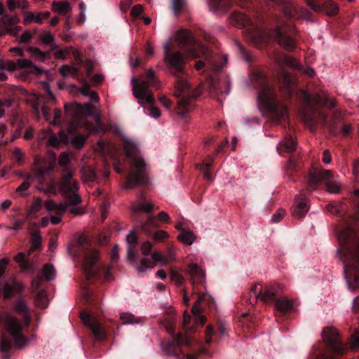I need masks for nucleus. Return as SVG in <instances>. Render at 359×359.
<instances>
[{"label":"nucleus","mask_w":359,"mask_h":359,"mask_svg":"<svg viewBox=\"0 0 359 359\" xmlns=\"http://www.w3.org/2000/svg\"><path fill=\"white\" fill-rule=\"evenodd\" d=\"M204 296L200 295L198 297L194 305L191 308L193 317L187 313V311L184 312V318L182 326L184 331V334H178L175 341L169 342L168 344L163 346V351L168 355H172L175 353L180 346L191 344V339L189 335L194 333L199 324L203 325L205 321V316L201 313V309L199 304L203 300Z\"/></svg>","instance_id":"f257e3e1"},{"label":"nucleus","mask_w":359,"mask_h":359,"mask_svg":"<svg viewBox=\"0 0 359 359\" xmlns=\"http://www.w3.org/2000/svg\"><path fill=\"white\" fill-rule=\"evenodd\" d=\"M14 310L23 316V320H20L11 314H6L4 317V325L15 344L19 348H22L28 344V339L24 336L22 331L24 328L29 326L30 322L27 302L25 299L17 300L14 304Z\"/></svg>","instance_id":"f03ea898"},{"label":"nucleus","mask_w":359,"mask_h":359,"mask_svg":"<svg viewBox=\"0 0 359 359\" xmlns=\"http://www.w3.org/2000/svg\"><path fill=\"white\" fill-rule=\"evenodd\" d=\"M304 102L310 108L303 112V118L307 125H309L311 130H314L313 125L316 122H325L326 116L321 111L315 109L316 107H321L325 104H327L330 107L336 106V100L332 99L328 102V94L325 91H320L311 95L306 91L301 90L299 95Z\"/></svg>","instance_id":"7ed1b4c3"},{"label":"nucleus","mask_w":359,"mask_h":359,"mask_svg":"<svg viewBox=\"0 0 359 359\" xmlns=\"http://www.w3.org/2000/svg\"><path fill=\"white\" fill-rule=\"evenodd\" d=\"M124 140L126 144L123 147L130 165L125 188L133 189L141 182L144 173L146 163L140 156L135 142L129 138H124Z\"/></svg>","instance_id":"20e7f679"},{"label":"nucleus","mask_w":359,"mask_h":359,"mask_svg":"<svg viewBox=\"0 0 359 359\" xmlns=\"http://www.w3.org/2000/svg\"><path fill=\"white\" fill-rule=\"evenodd\" d=\"M276 62L280 68L278 80L281 86V91L283 93L287 95H291L295 90L297 79L285 71L283 69L284 66H287L292 69H297L309 76H313L315 73L313 68L304 67L299 61L287 55L277 56L276 58Z\"/></svg>","instance_id":"39448f33"},{"label":"nucleus","mask_w":359,"mask_h":359,"mask_svg":"<svg viewBox=\"0 0 359 359\" xmlns=\"http://www.w3.org/2000/svg\"><path fill=\"white\" fill-rule=\"evenodd\" d=\"M74 172L72 170H67L63 173L60 182L56 183L51 180L48 187L43 189L45 193H55V186H57L59 191L69 200H72L74 203H80L81 198L78 191L79 189V182L74 179Z\"/></svg>","instance_id":"423d86ee"},{"label":"nucleus","mask_w":359,"mask_h":359,"mask_svg":"<svg viewBox=\"0 0 359 359\" xmlns=\"http://www.w3.org/2000/svg\"><path fill=\"white\" fill-rule=\"evenodd\" d=\"M293 27L289 25L278 26L273 32H268L262 29L255 30L252 34L255 41H264L274 39L283 48L287 50H292L296 46V42L287 34L292 32Z\"/></svg>","instance_id":"0eeeda50"},{"label":"nucleus","mask_w":359,"mask_h":359,"mask_svg":"<svg viewBox=\"0 0 359 359\" xmlns=\"http://www.w3.org/2000/svg\"><path fill=\"white\" fill-rule=\"evenodd\" d=\"M343 259L345 279L350 290L359 287V243L347 249Z\"/></svg>","instance_id":"6e6552de"},{"label":"nucleus","mask_w":359,"mask_h":359,"mask_svg":"<svg viewBox=\"0 0 359 359\" xmlns=\"http://www.w3.org/2000/svg\"><path fill=\"white\" fill-rule=\"evenodd\" d=\"M200 94V90H191L189 83L186 80L180 78L177 79L175 95L176 97H182L178 101L177 113L181 117H184L186 114L189 111L192 100L199 96Z\"/></svg>","instance_id":"1a4fd4ad"},{"label":"nucleus","mask_w":359,"mask_h":359,"mask_svg":"<svg viewBox=\"0 0 359 359\" xmlns=\"http://www.w3.org/2000/svg\"><path fill=\"white\" fill-rule=\"evenodd\" d=\"M18 69L21 70L19 77L23 80L27 79L31 75H39L43 72L41 68L28 59H18L15 62L13 60L4 61L0 59V70L14 72Z\"/></svg>","instance_id":"9d476101"},{"label":"nucleus","mask_w":359,"mask_h":359,"mask_svg":"<svg viewBox=\"0 0 359 359\" xmlns=\"http://www.w3.org/2000/svg\"><path fill=\"white\" fill-rule=\"evenodd\" d=\"M275 97L276 93L274 89L269 83L264 81L262 84L258 94V99L266 104L272 111L276 121H278L287 116V110L285 106L276 103Z\"/></svg>","instance_id":"9b49d317"},{"label":"nucleus","mask_w":359,"mask_h":359,"mask_svg":"<svg viewBox=\"0 0 359 359\" xmlns=\"http://www.w3.org/2000/svg\"><path fill=\"white\" fill-rule=\"evenodd\" d=\"M158 83L155 78V72L149 69L147 72L144 79L132 81L133 94L135 98L145 100L147 103H151L154 101V97L149 91V86Z\"/></svg>","instance_id":"f8f14e48"},{"label":"nucleus","mask_w":359,"mask_h":359,"mask_svg":"<svg viewBox=\"0 0 359 359\" xmlns=\"http://www.w3.org/2000/svg\"><path fill=\"white\" fill-rule=\"evenodd\" d=\"M322 337L329 344L334 355L323 353L319 359H337L336 355L346 353V346L339 341L338 332L334 328H325L322 332Z\"/></svg>","instance_id":"ddd939ff"},{"label":"nucleus","mask_w":359,"mask_h":359,"mask_svg":"<svg viewBox=\"0 0 359 359\" xmlns=\"http://www.w3.org/2000/svg\"><path fill=\"white\" fill-rule=\"evenodd\" d=\"M67 203H57L52 200H48L44 202V207L50 214V217H44L41 219V226L46 227L49 222L55 225L62 221V216L67 211L69 206Z\"/></svg>","instance_id":"4468645a"},{"label":"nucleus","mask_w":359,"mask_h":359,"mask_svg":"<svg viewBox=\"0 0 359 359\" xmlns=\"http://www.w3.org/2000/svg\"><path fill=\"white\" fill-rule=\"evenodd\" d=\"M41 85L43 89L44 90V94L41 95L39 93H35L34 97L36 99V104L34 106L35 110L39 113L40 111L42 113L43 117L46 121L50 120L49 117V109L46 107L44 104L45 103H50L55 104L56 99L54 94L52 93L50 86L48 82L43 81L41 82Z\"/></svg>","instance_id":"2eb2a0df"},{"label":"nucleus","mask_w":359,"mask_h":359,"mask_svg":"<svg viewBox=\"0 0 359 359\" xmlns=\"http://www.w3.org/2000/svg\"><path fill=\"white\" fill-rule=\"evenodd\" d=\"M171 39L163 44V50L165 53L164 61L171 68L174 69V74L177 76L183 73V66L185 62V57L179 52L172 53L170 51Z\"/></svg>","instance_id":"dca6fc26"},{"label":"nucleus","mask_w":359,"mask_h":359,"mask_svg":"<svg viewBox=\"0 0 359 359\" xmlns=\"http://www.w3.org/2000/svg\"><path fill=\"white\" fill-rule=\"evenodd\" d=\"M262 285L259 284L255 285L250 290V300L251 304L257 302V299L260 297L261 300L265 304L273 303L276 291L272 287H266L263 294H262Z\"/></svg>","instance_id":"f3484780"},{"label":"nucleus","mask_w":359,"mask_h":359,"mask_svg":"<svg viewBox=\"0 0 359 359\" xmlns=\"http://www.w3.org/2000/svg\"><path fill=\"white\" fill-rule=\"evenodd\" d=\"M99 254L96 250H88L84 255L83 269L88 277L93 276L97 272Z\"/></svg>","instance_id":"a211bd4d"},{"label":"nucleus","mask_w":359,"mask_h":359,"mask_svg":"<svg viewBox=\"0 0 359 359\" xmlns=\"http://www.w3.org/2000/svg\"><path fill=\"white\" fill-rule=\"evenodd\" d=\"M81 318L83 323L91 329L97 339L102 340L105 338V332L95 318L84 312L81 313Z\"/></svg>","instance_id":"6ab92c4d"},{"label":"nucleus","mask_w":359,"mask_h":359,"mask_svg":"<svg viewBox=\"0 0 359 359\" xmlns=\"http://www.w3.org/2000/svg\"><path fill=\"white\" fill-rule=\"evenodd\" d=\"M197 48H198L199 52L196 53L194 50H189V54L193 57H203L208 64H210L215 69L219 70L223 67V65H225L227 62V56H223L224 63L223 65H217L213 63V62L210 58V52L206 46L202 44H198Z\"/></svg>","instance_id":"aec40b11"},{"label":"nucleus","mask_w":359,"mask_h":359,"mask_svg":"<svg viewBox=\"0 0 359 359\" xmlns=\"http://www.w3.org/2000/svg\"><path fill=\"white\" fill-rule=\"evenodd\" d=\"M18 22L19 20L16 15H5L0 18V25L5 29V32L13 36H15L21 29V27L17 25Z\"/></svg>","instance_id":"412c9836"},{"label":"nucleus","mask_w":359,"mask_h":359,"mask_svg":"<svg viewBox=\"0 0 359 359\" xmlns=\"http://www.w3.org/2000/svg\"><path fill=\"white\" fill-rule=\"evenodd\" d=\"M307 198L304 192H301L295 197L294 204L292 208V215L295 217L302 218L309 211Z\"/></svg>","instance_id":"4be33fe9"},{"label":"nucleus","mask_w":359,"mask_h":359,"mask_svg":"<svg viewBox=\"0 0 359 359\" xmlns=\"http://www.w3.org/2000/svg\"><path fill=\"white\" fill-rule=\"evenodd\" d=\"M41 140H47V144L54 147H58L60 143L66 140L67 136L64 133H60L57 137L49 129L43 130L39 135Z\"/></svg>","instance_id":"5701e85b"},{"label":"nucleus","mask_w":359,"mask_h":359,"mask_svg":"<svg viewBox=\"0 0 359 359\" xmlns=\"http://www.w3.org/2000/svg\"><path fill=\"white\" fill-rule=\"evenodd\" d=\"M65 109L66 113L69 111L72 110L74 112L76 118H84L86 116H90L92 114L90 107L88 104L86 103L83 104H72L69 105H65Z\"/></svg>","instance_id":"b1692460"},{"label":"nucleus","mask_w":359,"mask_h":359,"mask_svg":"<svg viewBox=\"0 0 359 359\" xmlns=\"http://www.w3.org/2000/svg\"><path fill=\"white\" fill-rule=\"evenodd\" d=\"M23 288L22 285L17 281L11 283H6L2 288H0V293H2L5 299L11 298L15 294L20 293Z\"/></svg>","instance_id":"393cba45"},{"label":"nucleus","mask_w":359,"mask_h":359,"mask_svg":"<svg viewBox=\"0 0 359 359\" xmlns=\"http://www.w3.org/2000/svg\"><path fill=\"white\" fill-rule=\"evenodd\" d=\"M126 242L128 245L127 249V259L131 264L136 263L137 259L136 253L133 250L132 245L137 243V237L133 230L130 231V233L126 236Z\"/></svg>","instance_id":"a878e982"},{"label":"nucleus","mask_w":359,"mask_h":359,"mask_svg":"<svg viewBox=\"0 0 359 359\" xmlns=\"http://www.w3.org/2000/svg\"><path fill=\"white\" fill-rule=\"evenodd\" d=\"M283 12L287 17H294L299 12L303 15L304 12L306 11L304 8H299L294 3L289 0L283 1Z\"/></svg>","instance_id":"bb28decb"},{"label":"nucleus","mask_w":359,"mask_h":359,"mask_svg":"<svg viewBox=\"0 0 359 359\" xmlns=\"http://www.w3.org/2000/svg\"><path fill=\"white\" fill-rule=\"evenodd\" d=\"M175 40L179 46L189 45L195 43L191 33L185 29H182L177 32Z\"/></svg>","instance_id":"cd10ccee"},{"label":"nucleus","mask_w":359,"mask_h":359,"mask_svg":"<svg viewBox=\"0 0 359 359\" xmlns=\"http://www.w3.org/2000/svg\"><path fill=\"white\" fill-rule=\"evenodd\" d=\"M189 273L194 281L203 282L205 280V272L196 264H191L189 265Z\"/></svg>","instance_id":"c85d7f7f"},{"label":"nucleus","mask_w":359,"mask_h":359,"mask_svg":"<svg viewBox=\"0 0 359 359\" xmlns=\"http://www.w3.org/2000/svg\"><path fill=\"white\" fill-rule=\"evenodd\" d=\"M37 224L36 223H32L30 226H29L28 229L31 235V243H32V248L35 250L39 248L41 245V236L39 231H34L33 228H36Z\"/></svg>","instance_id":"c756f323"},{"label":"nucleus","mask_w":359,"mask_h":359,"mask_svg":"<svg viewBox=\"0 0 359 359\" xmlns=\"http://www.w3.org/2000/svg\"><path fill=\"white\" fill-rule=\"evenodd\" d=\"M275 308L280 313L285 314L292 309V302L285 299H278L275 302Z\"/></svg>","instance_id":"7c9ffc66"},{"label":"nucleus","mask_w":359,"mask_h":359,"mask_svg":"<svg viewBox=\"0 0 359 359\" xmlns=\"http://www.w3.org/2000/svg\"><path fill=\"white\" fill-rule=\"evenodd\" d=\"M138 103L141 104L142 107L147 108L151 117L158 118L161 116V113L159 109L153 105L154 101L151 103H147L145 100H139Z\"/></svg>","instance_id":"2f4dec72"},{"label":"nucleus","mask_w":359,"mask_h":359,"mask_svg":"<svg viewBox=\"0 0 359 359\" xmlns=\"http://www.w3.org/2000/svg\"><path fill=\"white\" fill-rule=\"evenodd\" d=\"M153 204L144 200H140L135 204L133 205L131 209L133 212L142 211L144 212H149L153 209Z\"/></svg>","instance_id":"473e14b6"},{"label":"nucleus","mask_w":359,"mask_h":359,"mask_svg":"<svg viewBox=\"0 0 359 359\" xmlns=\"http://www.w3.org/2000/svg\"><path fill=\"white\" fill-rule=\"evenodd\" d=\"M53 9L55 12L61 14L65 15L67 13H71L72 8L70 6L69 3L67 1L64 2H53Z\"/></svg>","instance_id":"72a5a7b5"},{"label":"nucleus","mask_w":359,"mask_h":359,"mask_svg":"<svg viewBox=\"0 0 359 359\" xmlns=\"http://www.w3.org/2000/svg\"><path fill=\"white\" fill-rule=\"evenodd\" d=\"M14 259L20 264V268L24 271H28L34 268L33 265L29 262L27 257L22 252L18 253L15 257Z\"/></svg>","instance_id":"f704fd0d"},{"label":"nucleus","mask_w":359,"mask_h":359,"mask_svg":"<svg viewBox=\"0 0 359 359\" xmlns=\"http://www.w3.org/2000/svg\"><path fill=\"white\" fill-rule=\"evenodd\" d=\"M27 50L31 57L35 61L43 62L48 55V52H43L34 47H29Z\"/></svg>","instance_id":"c9c22d12"},{"label":"nucleus","mask_w":359,"mask_h":359,"mask_svg":"<svg viewBox=\"0 0 359 359\" xmlns=\"http://www.w3.org/2000/svg\"><path fill=\"white\" fill-rule=\"evenodd\" d=\"M231 22L237 26H245L250 22V19L245 15L241 13H234L231 15Z\"/></svg>","instance_id":"e433bc0d"},{"label":"nucleus","mask_w":359,"mask_h":359,"mask_svg":"<svg viewBox=\"0 0 359 359\" xmlns=\"http://www.w3.org/2000/svg\"><path fill=\"white\" fill-rule=\"evenodd\" d=\"M31 22H36L38 24L42 23L41 13H33L31 12L25 13L24 23L29 24Z\"/></svg>","instance_id":"4c0bfd02"},{"label":"nucleus","mask_w":359,"mask_h":359,"mask_svg":"<svg viewBox=\"0 0 359 359\" xmlns=\"http://www.w3.org/2000/svg\"><path fill=\"white\" fill-rule=\"evenodd\" d=\"M42 273L46 280H54L56 276V271L51 264H46L43 266Z\"/></svg>","instance_id":"58836bf2"},{"label":"nucleus","mask_w":359,"mask_h":359,"mask_svg":"<svg viewBox=\"0 0 359 359\" xmlns=\"http://www.w3.org/2000/svg\"><path fill=\"white\" fill-rule=\"evenodd\" d=\"M158 224L154 217H149V219L140 226V229L147 235L151 234V228L157 227Z\"/></svg>","instance_id":"ea45409f"},{"label":"nucleus","mask_w":359,"mask_h":359,"mask_svg":"<svg viewBox=\"0 0 359 359\" xmlns=\"http://www.w3.org/2000/svg\"><path fill=\"white\" fill-rule=\"evenodd\" d=\"M35 302L39 307L42 309L46 308L48 305V299L46 292L44 290L39 292L36 296Z\"/></svg>","instance_id":"a19ab883"},{"label":"nucleus","mask_w":359,"mask_h":359,"mask_svg":"<svg viewBox=\"0 0 359 359\" xmlns=\"http://www.w3.org/2000/svg\"><path fill=\"white\" fill-rule=\"evenodd\" d=\"M321 6L322 11L325 10L330 16L335 15L339 11L337 5L330 0L325 2Z\"/></svg>","instance_id":"79ce46f5"},{"label":"nucleus","mask_w":359,"mask_h":359,"mask_svg":"<svg viewBox=\"0 0 359 359\" xmlns=\"http://www.w3.org/2000/svg\"><path fill=\"white\" fill-rule=\"evenodd\" d=\"M178 238L184 244H187V245H191L192 244L195 239H196V237L194 236V234L189 231H185V230H183L179 235H178Z\"/></svg>","instance_id":"37998d69"},{"label":"nucleus","mask_w":359,"mask_h":359,"mask_svg":"<svg viewBox=\"0 0 359 359\" xmlns=\"http://www.w3.org/2000/svg\"><path fill=\"white\" fill-rule=\"evenodd\" d=\"M279 144L281 147L285 148L287 152L294 150L297 146L296 142L290 136L285 137L279 142Z\"/></svg>","instance_id":"c03bdc74"},{"label":"nucleus","mask_w":359,"mask_h":359,"mask_svg":"<svg viewBox=\"0 0 359 359\" xmlns=\"http://www.w3.org/2000/svg\"><path fill=\"white\" fill-rule=\"evenodd\" d=\"M353 233L351 229H344L339 236V242L341 245H346L353 238Z\"/></svg>","instance_id":"a18cd8bd"},{"label":"nucleus","mask_w":359,"mask_h":359,"mask_svg":"<svg viewBox=\"0 0 359 359\" xmlns=\"http://www.w3.org/2000/svg\"><path fill=\"white\" fill-rule=\"evenodd\" d=\"M60 73L64 77L76 76L79 72V69L76 66L65 65L60 68Z\"/></svg>","instance_id":"49530a36"},{"label":"nucleus","mask_w":359,"mask_h":359,"mask_svg":"<svg viewBox=\"0 0 359 359\" xmlns=\"http://www.w3.org/2000/svg\"><path fill=\"white\" fill-rule=\"evenodd\" d=\"M321 182L319 174L316 172L311 173L309 176L308 185L309 190L313 191L316 189L317 186Z\"/></svg>","instance_id":"de8ad7c7"},{"label":"nucleus","mask_w":359,"mask_h":359,"mask_svg":"<svg viewBox=\"0 0 359 359\" xmlns=\"http://www.w3.org/2000/svg\"><path fill=\"white\" fill-rule=\"evenodd\" d=\"M7 4L10 11L15 8H26L28 7V2L26 0H7Z\"/></svg>","instance_id":"09e8293b"},{"label":"nucleus","mask_w":359,"mask_h":359,"mask_svg":"<svg viewBox=\"0 0 359 359\" xmlns=\"http://www.w3.org/2000/svg\"><path fill=\"white\" fill-rule=\"evenodd\" d=\"M226 0H214L210 3V10L212 12H218L219 11H225Z\"/></svg>","instance_id":"8fccbe9b"},{"label":"nucleus","mask_w":359,"mask_h":359,"mask_svg":"<svg viewBox=\"0 0 359 359\" xmlns=\"http://www.w3.org/2000/svg\"><path fill=\"white\" fill-rule=\"evenodd\" d=\"M156 266L155 262L149 259L144 258L141 260V264L139 267H137V271L138 273H144L148 269H152Z\"/></svg>","instance_id":"3c124183"},{"label":"nucleus","mask_w":359,"mask_h":359,"mask_svg":"<svg viewBox=\"0 0 359 359\" xmlns=\"http://www.w3.org/2000/svg\"><path fill=\"white\" fill-rule=\"evenodd\" d=\"M120 318L123 320V325H133L139 323L140 320L135 318L132 313H123L120 315Z\"/></svg>","instance_id":"603ef678"},{"label":"nucleus","mask_w":359,"mask_h":359,"mask_svg":"<svg viewBox=\"0 0 359 359\" xmlns=\"http://www.w3.org/2000/svg\"><path fill=\"white\" fill-rule=\"evenodd\" d=\"M327 191L332 194H338L341 190V183L339 182L332 180L325 182Z\"/></svg>","instance_id":"864d4df0"},{"label":"nucleus","mask_w":359,"mask_h":359,"mask_svg":"<svg viewBox=\"0 0 359 359\" xmlns=\"http://www.w3.org/2000/svg\"><path fill=\"white\" fill-rule=\"evenodd\" d=\"M11 99H0V118H4L6 114V109L12 106Z\"/></svg>","instance_id":"5fc2aeb1"},{"label":"nucleus","mask_w":359,"mask_h":359,"mask_svg":"<svg viewBox=\"0 0 359 359\" xmlns=\"http://www.w3.org/2000/svg\"><path fill=\"white\" fill-rule=\"evenodd\" d=\"M81 174L84 181H93L96 177L95 172L91 168H82Z\"/></svg>","instance_id":"6e6d98bb"},{"label":"nucleus","mask_w":359,"mask_h":359,"mask_svg":"<svg viewBox=\"0 0 359 359\" xmlns=\"http://www.w3.org/2000/svg\"><path fill=\"white\" fill-rule=\"evenodd\" d=\"M326 209L332 214L340 215L343 209V205L340 203L334 202L327 205Z\"/></svg>","instance_id":"4d7b16f0"},{"label":"nucleus","mask_w":359,"mask_h":359,"mask_svg":"<svg viewBox=\"0 0 359 359\" xmlns=\"http://www.w3.org/2000/svg\"><path fill=\"white\" fill-rule=\"evenodd\" d=\"M11 348V344L10 342L6 341H3L0 343V351L4 353L2 355L3 359H9L11 355L9 354V351Z\"/></svg>","instance_id":"13d9d810"},{"label":"nucleus","mask_w":359,"mask_h":359,"mask_svg":"<svg viewBox=\"0 0 359 359\" xmlns=\"http://www.w3.org/2000/svg\"><path fill=\"white\" fill-rule=\"evenodd\" d=\"M40 40L45 45L51 46L54 41V36L50 32H46L40 35Z\"/></svg>","instance_id":"bf43d9fd"},{"label":"nucleus","mask_w":359,"mask_h":359,"mask_svg":"<svg viewBox=\"0 0 359 359\" xmlns=\"http://www.w3.org/2000/svg\"><path fill=\"white\" fill-rule=\"evenodd\" d=\"M69 203V206L67 208V210H69L70 213L74 214L75 215H79L84 213V211L79 206H76L77 203H74L72 200H70V202H67Z\"/></svg>","instance_id":"052dcab7"},{"label":"nucleus","mask_w":359,"mask_h":359,"mask_svg":"<svg viewBox=\"0 0 359 359\" xmlns=\"http://www.w3.org/2000/svg\"><path fill=\"white\" fill-rule=\"evenodd\" d=\"M86 137L83 135H77L71 140V143L77 148H81L84 144Z\"/></svg>","instance_id":"680f3d73"},{"label":"nucleus","mask_w":359,"mask_h":359,"mask_svg":"<svg viewBox=\"0 0 359 359\" xmlns=\"http://www.w3.org/2000/svg\"><path fill=\"white\" fill-rule=\"evenodd\" d=\"M170 277L171 280L176 282V284L178 285L182 284L184 280L182 275L173 269L170 270Z\"/></svg>","instance_id":"e2e57ef3"},{"label":"nucleus","mask_w":359,"mask_h":359,"mask_svg":"<svg viewBox=\"0 0 359 359\" xmlns=\"http://www.w3.org/2000/svg\"><path fill=\"white\" fill-rule=\"evenodd\" d=\"M42 208V201L41 198H36L30 207V209L27 213V216L34 214L36 212L40 210Z\"/></svg>","instance_id":"0e129e2a"},{"label":"nucleus","mask_w":359,"mask_h":359,"mask_svg":"<svg viewBox=\"0 0 359 359\" xmlns=\"http://www.w3.org/2000/svg\"><path fill=\"white\" fill-rule=\"evenodd\" d=\"M152 259L154 262H161L163 264H166L171 261L172 258H168V256L162 255L158 252H155L152 255Z\"/></svg>","instance_id":"69168bd1"},{"label":"nucleus","mask_w":359,"mask_h":359,"mask_svg":"<svg viewBox=\"0 0 359 359\" xmlns=\"http://www.w3.org/2000/svg\"><path fill=\"white\" fill-rule=\"evenodd\" d=\"M25 223V220L20 219H14L12 221V226H5L4 228L6 230H20L22 229V226Z\"/></svg>","instance_id":"338daca9"},{"label":"nucleus","mask_w":359,"mask_h":359,"mask_svg":"<svg viewBox=\"0 0 359 359\" xmlns=\"http://www.w3.org/2000/svg\"><path fill=\"white\" fill-rule=\"evenodd\" d=\"M13 156L18 164L22 163L24 153L19 147L14 148Z\"/></svg>","instance_id":"774afa93"}]
</instances>
